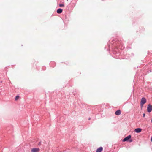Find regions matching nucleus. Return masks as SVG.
<instances>
[{
	"instance_id": "obj_4",
	"label": "nucleus",
	"mask_w": 152,
	"mask_h": 152,
	"mask_svg": "<svg viewBox=\"0 0 152 152\" xmlns=\"http://www.w3.org/2000/svg\"><path fill=\"white\" fill-rule=\"evenodd\" d=\"M40 150V149L38 148H32L31 150V152H38Z\"/></svg>"
},
{
	"instance_id": "obj_12",
	"label": "nucleus",
	"mask_w": 152,
	"mask_h": 152,
	"mask_svg": "<svg viewBox=\"0 0 152 152\" xmlns=\"http://www.w3.org/2000/svg\"><path fill=\"white\" fill-rule=\"evenodd\" d=\"M41 144V142H39V144H38L39 145H40Z\"/></svg>"
},
{
	"instance_id": "obj_11",
	"label": "nucleus",
	"mask_w": 152,
	"mask_h": 152,
	"mask_svg": "<svg viewBox=\"0 0 152 152\" xmlns=\"http://www.w3.org/2000/svg\"><path fill=\"white\" fill-rule=\"evenodd\" d=\"M143 117H145V113H144V114H143Z\"/></svg>"
},
{
	"instance_id": "obj_13",
	"label": "nucleus",
	"mask_w": 152,
	"mask_h": 152,
	"mask_svg": "<svg viewBox=\"0 0 152 152\" xmlns=\"http://www.w3.org/2000/svg\"><path fill=\"white\" fill-rule=\"evenodd\" d=\"M151 142H152V137L151 138Z\"/></svg>"
},
{
	"instance_id": "obj_2",
	"label": "nucleus",
	"mask_w": 152,
	"mask_h": 152,
	"mask_svg": "<svg viewBox=\"0 0 152 152\" xmlns=\"http://www.w3.org/2000/svg\"><path fill=\"white\" fill-rule=\"evenodd\" d=\"M146 102V99L144 98L143 97L142 98L141 102H140V105L142 106Z\"/></svg>"
},
{
	"instance_id": "obj_9",
	"label": "nucleus",
	"mask_w": 152,
	"mask_h": 152,
	"mask_svg": "<svg viewBox=\"0 0 152 152\" xmlns=\"http://www.w3.org/2000/svg\"><path fill=\"white\" fill-rule=\"evenodd\" d=\"M19 98V96H16L15 98V100H18Z\"/></svg>"
},
{
	"instance_id": "obj_14",
	"label": "nucleus",
	"mask_w": 152,
	"mask_h": 152,
	"mask_svg": "<svg viewBox=\"0 0 152 152\" xmlns=\"http://www.w3.org/2000/svg\"><path fill=\"white\" fill-rule=\"evenodd\" d=\"M151 122L152 123V119H151Z\"/></svg>"
},
{
	"instance_id": "obj_5",
	"label": "nucleus",
	"mask_w": 152,
	"mask_h": 152,
	"mask_svg": "<svg viewBox=\"0 0 152 152\" xmlns=\"http://www.w3.org/2000/svg\"><path fill=\"white\" fill-rule=\"evenodd\" d=\"M142 129L140 128H137L135 129L134 131L137 133H139L141 132Z\"/></svg>"
},
{
	"instance_id": "obj_8",
	"label": "nucleus",
	"mask_w": 152,
	"mask_h": 152,
	"mask_svg": "<svg viewBox=\"0 0 152 152\" xmlns=\"http://www.w3.org/2000/svg\"><path fill=\"white\" fill-rule=\"evenodd\" d=\"M62 11H63V10L62 9H58L57 10V13H58V14H60V13H62Z\"/></svg>"
},
{
	"instance_id": "obj_7",
	"label": "nucleus",
	"mask_w": 152,
	"mask_h": 152,
	"mask_svg": "<svg viewBox=\"0 0 152 152\" xmlns=\"http://www.w3.org/2000/svg\"><path fill=\"white\" fill-rule=\"evenodd\" d=\"M103 148L102 147H100L97 149L96 152H101Z\"/></svg>"
},
{
	"instance_id": "obj_6",
	"label": "nucleus",
	"mask_w": 152,
	"mask_h": 152,
	"mask_svg": "<svg viewBox=\"0 0 152 152\" xmlns=\"http://www.w3.org/2000/svg\"><path fill=\"white\" fill-rule=\"evenodd\" d=\"M121 110H119L115 112V114L116 115H119L121 114Z\"/></svg>"
},
{
	"instance_id": "obj_10",
	"label": "nucleus",
	"mask_w": 152,
	"mask_h": 152,
	"mask_svg": "<svg viewBox=\"0 0 152 152\" xmlns=\"http://www.w3.org/2000/svg\"><path fill=\"white\" fill-rule=\"evenodd\" d=\"M60 7H63L64 6V5L62 4H61L59 5Z\"/></svg>"
},
{
	"instance_id": "obj_3",
	"label": "nucleus",
	"mask_w": 152,
	"mask_h": 152,
	"mask_svg": "<svg viewBox=\"0 0 152 152\" xmlns=\"http://www.w3.org/2000/svg\"><path fill=\"white\" fill-rule=\"evenodd\" d=\"M147 111L148 112H150L152 110V105L149 104L148 105L147 108Z\"/></svg>"
},
{
	"instance_id": "obj_1",
	"label": "nucleus",
	"mask_w": 152,
	"mask_h": 152,
	"mask_svg": "<svg viewBox=\"0 0 152 152\" xmlns=\"http://www.w3.org/2000/svg\"><path fill=\"white\" fill-rule=\"evenodd\" d=\"M131 136L130 135H129L125 138L123 140V142H125L126 141H129L130 142H132L133 140L132 139H130L131 138Z\"/></svg>"
}]
</instances>
